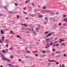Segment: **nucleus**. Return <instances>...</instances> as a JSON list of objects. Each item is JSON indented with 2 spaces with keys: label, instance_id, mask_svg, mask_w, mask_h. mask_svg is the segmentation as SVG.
I'll return each mask as SVG.
<instances>
[{
  "label": "nucleus",
  "instance_id": "1",
  "mask_svg": "<svg viewBox=\"0 0 67 67\" xmlns=\"http://www.w3.org/2000/svg\"><path fill=\"white\" fill-rule=\"evenodd\" d=\"M3 60H6L7 62H8V63H10L11 62L10 60V59H3Z\"/></svg>",
  "mask_w": 67,
  "mask_h": 67
},
{
  "label": "nucleus",
  "instance_id": "2",
  "mask_svg": "<svg viewBox=\"0 0 67 67\" xmlns=\"http://www.w3.org/2000/svg\"><path fill=\"white\" fill-rule=\"evenodd\" d=\"M1 57L3 59H7V58H5L4 55H1Z\"/></svg>",
  "mask_w": 67,
  "mask_h": 67
},
{
  "label": "nucleus",
  "instance_id": "3",
  "mask_svg": "<svg viewBox=\"0 0 67 67\" xmlns=\"http://www.w3.org/2000/svg\"><path fill=\"white\" fill-rule=\"evenodd\" d=\"M1 34H4V31L3 30H1Z\"/></svg>",
  "mask_w": 67,
  "mask_h": 67
},
{
  "label": "nucleus",
  "instance_id": "4",
  "mask_svg": "<svg viewBox=\"0 0 67 67\" xmlns=\"http://www.w3.org/2000/svg\"><path fill=\"white\" fill-rule=\"evenodd\" d=\"M2 41H4V37H2Z\"/></svg>",
  "mask_w": 67,
  "mask_h": 67
},
{
  "label": "nucleus",
  "instance_id": "5",
  "mask_svg": "<svg viewBox=\"0 0 67 67\" xmlns=\"http://www.w3.org/2000/svg\"><path fill=\"white\" fill-rule=\"evenodd\" d=\"M63 41H64V40H63L62 39H61L60 41H59V43H61L62 42H63Z\"/></svg>",
  "mask_w": 67,
  "mask_h": 67
},
{
  "label": "nucleus",
  "instance_id": "6",
  "mask_svg": "<svg viewBox=\"0 0 67 67\" xmlns=\"http://www.w3.org/2000/svg\"><path fill=\"white\" fill-rule=\"evenodd\" d=\"M66 21V22H67V18H65L64 20V21Z\"/></svg>",
  "mask_w": 67,
  "mask_h": 67
},
{
  "label": "nucleus",
  "instance_id": "7",
  "mask_svg": "<svg viewBox=\"0 0 67 67\" xmlns=\"http://www.w3.org/2000/svg\"><path fill=\"white\" fill-rule=\"evenodd\" d=\"M2 53H6V52L5 51V50H3L2 51Z\"/></svg>",
  "mask_w": 67,
  "mask_h": 67
},
{
  "label": "nucleus",
  "instance_id": "8",
  "mask_svg": "<svg viewBox=\"0 0 67 67\" xmlns=\"http://www.w3.org/2000/svg\"><path fill=\"white\" fill-rule=\"evenodd\" d=\"M46 42H49V41H50V40H49L48 39H46Z\"/></svg>",
  "mask_w": 67,
  "mask_h": 67
},
{
  "label": "nucleus",
  "instance_id": "9",
  "mask_svg": "<svg viewBox=\"0 0 67 67\" xmlns=\"http://www.w3.org/2000/svg\"><path fill=\"white\" fill-rule=\"evenodd\" d=\"M11 64H8V66H9V67H11Z\"/></svg>",
  "mask_w": 67,
  "mask_h": 67
},
{
  "label": "nucleus",
  "instance_id": "10",
  "mask_svg": "<svg viewBox=\"0 0 67 67\" xmlns=\"http://www.w3.org/2000/svg\"><path fill=\"white\" fill-rule=\"evenodd\" d=\"M60 52V51H59V52H58V51L56 52V53H58V54H59Z\"/></svg>",
  "mask_w": 67,
  "mask_h": 67
},
{
  "label": "nucleus",
  "instance_id": "11",
  "mask_svg": "<svg viewBox=\"0 0 67 67\" xmlns=\"http://www.w3.org/2000/svg\"><path fill=\"white\" fill-rule=\"evenodd\" d=\"M52 62H56V60H51Z\"/></svg>",
  "mask_w": 67,
  "mask_h": 67
},
{
  "label": "nucleus",
  "instance_id": "12",
  "mask_svg": "<svg viewBox=\"0 0 67 67\" xmlns=\"http://www.w3.org/2000/svg\"><path fill=\"white\" fill-rule=\"evenodd\" d=\"M24 25L25 26H26V27L27 26L26 25H25V24H22V25Z\"/></svg>",
  "mask_w": 67,
  "mask_h": 67
},
{
  "label": "nucleus",
  "instance_id": "13",
  "mask_svg": "<svg viewBox=\"0 0 67 67\" xmlns=\"http://www.w3.org/2000/svg\"><path fill=\"white\" fill-rule=\"evenodd\" d=\"M37 51H33L32 53H34V52L37 53Z\"/></svg>",
  "mask_w": 67,
  "mask_h": 67
},
{
  "label": "nucleus",
  "instance_id": "14",
  "mask_svg": "<svg viewBox=\"0 0 67 67\" xmlns=\"http://www.w3.org/2000/svg\"><path fill=\"white\" fill-rule=\"evenodd\" d=\"M9 13H10L11 14H13L14 13L12 12H9Z\"/></svg>",
  "mask_w": 67,
  "mask_h": 67
},
{
  "label": "nucleus",
  "instance_id": "15",
  "mask_svg": "<svg viewBox=\"0 0 67 67\" xmlns=\"http://www.w3.org/2000/svg\"><path fill=\"white\" fill-rule=\"evenodd\" d=\"M17 37L18 38V37H19V38H20V36H19V35H18L17 36Z\"/></svg>",
  "mask_w": 67,
  "mask_h": 67
},
{
  "label": "nucleus",
  "instance_id": "16",
  "mask_svg": "<svg viewBox=\"0 0 67 67\" xmlns=\"http://www.w3.org/2000/svg\"><path fill=\"white\" fill-rule=\"evenodd\" d=\"M58 45H59V44H57L55 45V46H58Z\"/></svg>",
  "mask_w": 67,
  "mask_h": 67
},
{
  "label": "nucleus",
  "instance_id": "17",
  "mask_svg": "<svg viewBox=\"0 0 67 67\" xmlns=\"http://www.w3.org/2000/svg\"><path fill=\"white\" fill-rule=\"evenodd\" d=\"M62 67H65V65H64V64H63L62 65Z\"/></svg>",
  "mask_w": 67,
  "mask_h": 67
},
{
  "label": "nucleus",
  "instance_id": "18",
  "mask_svg": "<svg viewBox=\"0 0 67 67\" xmlns=\"http://www.w3.org/2000/svg\"><path fill=\"white\" fill-rule=\"evenodd\" d=\"M48 35H49V36H50L52 35V34L51 33H49Z\"/></svg>",
  "mask_w": 67,
  "mask_h": 67
},
{
  "label": "nucleus",
  "instance_id": "19",
  "mask_svg": "<svg viewBox=\"0 0 67 67\" xmlns=\"http://www.w3.org/2000/svg\"><path fill=\"white\" fill-rule=\"evenodd\" d=\"M46 45H47V46H48V47H49V45L48 44V43H47Z\"/></svg>",
  "mask_w": 67,
  "mask_h": 67
},
{
  "label": "nucleus",
  "instance_id": "20",
  "mask_svg": "<svg viewBox=\"0 0 67 67\" xmlns=\"http://www.w3.org/2000/svg\"><path fill=\"white\" fill-rule=\"evenodd\" d=\"M54 13H52L50 14L51 15H54Z\"/></svg>",
  "mask_w": 67,
  "mask_h": 67
},
{
  "label": "nucleus",
  "instance_id": "21",
  "mask_svg": "<svg viewBox=\"0 0 67 67\" xmlns=\"http://www.w3.org/2000/svg\"><path fill=\"white\" fill-rule=\"evenodd\" d=\"M46 36L47 37H48L49 36L48 35H47Z\"/></svg>",
  "mask_w": 67,
  "mask_h": 67
},
{
  "label": "nucleus",
  "instance_id": "22",
  "mask_svg": "<svg viewBox=\"0 0 67 67\" xmlns=\"http://www.w3.org/2000/svg\"><path fill=\"white\" fill-rule=\"evenodd\" d=\"M40 29L39 28H37V29H36V30L37 31V30H39Z\"/></svg>",
  "mask_w": 67,
  "mask_h": 67
},
{
  "label": "nucleus",
  "instance_id": "23",
  "mask_svg": "<svg viewBox=\"0 0 67 67\" xmlns=\"http://www.w3.org/2000/svg\"><path fill=\"white\" fill-rule=\"evenodd\" d=\"M45 34H47V33H48V32H45Z\"/></svg>",
  "mask_w": 67,
  "mask_h": 67
},
{
  "label": "nucleus",
  "instance_id": "24",
  "mask_svg": "<svg viewBox=\"0 0 67 67\" xmlns=\"http://www.w3.org/2000/svg\"><path fill=\"white\" fill-rule=\"evenodd\" d=\"M2 16V14H0V16Z\"/></svg>",
  "mask_w": 67,
  "mask_h": 67
},
{
  "label": "nucleus",
  "instance_id": "25",
  "mask_svg": "<svg viewBox=\"0 0 67 67\" xmlns=\"http://www.w3.org/2000/svg\"><path fill=\"white\" fill-rule=\"evenodd\" d=\"M33 33H34V34H35V35H36V34L35 33V32L33 31Z\"/></svg>",
  "mask_w": 67,
  "mask_h": 67
},
{
  "label": "nucleus",
  "instance_id": "26",
  "mask_svg": "<svg viewBox=\"0 0 67 67\" xmlns=\"http://www.w3.org/2000/svg\"><path fill=\"white\" fill-rule=\"evenodd\" d=\"M39 17H40V18H42V17H43V16H40V15H39Z\"/></svg>",
  "mask_w": 67,
  "mask_h": 67
},
{
  "label": "nucleus",
  "instance_id": "27",
  "mask_svg": "<svg viewBox=\"0 0 67 67\" xmlns=\"http://www.w3.org/2000/svg\"><path fill=\"white\" fill-rule=\"evenodd\" d=\"M49 45H50V46H52V43H51Z\"/></svg>",
  "mask_w": 67,
  "mask_h": 67
},
{
  "label": "nucleus",
  "instance_id": "28",
  "mask_svg": "<svg viewBox=\"0 0 67 67\" xmlns=\"http://www.w3.org/2000/svg\"><path fill=\"white\" fill-rule=\"evenodd\" d=\"M23 13H24V14H26V13H25V12L24 11H23Z\"/></svg>",
  "mask_w": 67,
  "mask_h": 67
},
{
  "label": "nucleus",
  "instance_id": "29",
  "mask_svg": "<svg viewBox=\"0 0 67 67\" xmlns=\"http://www.w3.org/2000/svg\"><path fill=\"white\" fill-rule=\"evenodd\" d=\"M51 65V64H50L49 63H48V65Z\"/></svg>",
  "mask_w": 67,
  "mask_h": 67
},
{
  "label": "nucleus",
  "instance_id": "30",
  "mask_svg": "<svg viewBox=\"0 0 67 67\" xmlns=\"http://www.w3.org/2000/svg\"><path fill=\"white\" fill-rule=\"evenodd\" d=\"M35 55L36 56H38V55H37V54H35Z\"/></svg>",
  "mask_w": 67,
  "mask_h": 67
},
{
  "label": "nucleus",
  "instance_id": "31",
  "mask_svg": "<svg viewBox=\"0 0 67 67\" xmlns=\"http://www.w3.org/2000/svg\"><path fill=\"white\" fill-rule=\"evenodd\" d=\"M63 56L64 57H65V56H66V54H64V55Z\"/></svg>",
  "mask_w": 67,
  "mask_h": 67
},
{
  "label": "nucleus",
  "instance_id": "32",
  "mask_svg": "<svg viewBox=\"0 0 67 67\" xmlns=\"http://www.w3.org/2000/svg\"><path fill=\"white\" fill-rule=\"evenodd\" d=\"M60 25H61V23H59V26H60Z\"/></svg>",
  "mask_w": 67,
  "mask_h": 67
},
{
  "label": "nucleus",
  "instance_id": "33",
  "mask_svg": "<svg viewBox=\"0 0 67 67\" xmlns=\"http://www.w3.org/2000/svg\"><path fill=\"white\" fill-rule=\"evenodd\" d=\"M17 17L18 18H20V17H19V15H17Z\"/></svg>",
  "mask_w": 67,
  "mask_h": 67
},
{
  "label": "nucleus",
  "instance_id": "34",
  "mask_svg": "<svg viewBox=\"0 0 67 67\" xmlns=\"http://www.w3.org/2000/svg\"><path fill=\"white\" fill-rule=\"evenodd\" d=\"M0 43H2V41H1V40H0Z\"/></svg>",
  "mask_w": 67,
  "mask_h": 67
},
{
  "label": "nucleus",
  "instance_id": "35",
  "mask_svg": "<svg viewBox=\"0 0 67 67\" xmlns=\"http://www.w3.org/2000/svg\"><path fill=\"white\" fill-rule=\"evenodd\" d=\"M25 58H30V57H26Z\"/></svg>",
  "mask_w": 67,
  "mask_h": 67
},
{
  "label": "nucleus",
  "instance_id": "36",
  "mask_svg": "<svg viewBox=\"0 0 67 67\" xmlns=\"http://www.w3.org/2000/svg\"><path fill=\"white\" fill-rule=\"evenodd\" d=\"M57 65H58V62H57L56 63Z\"/></svg>",
  "mask_w": 67,
  "mask_h": 67
},
{
  "label": "nucleus",
  "instance_id": "37",
  "mask_svg": "<svg viewBox=\"0 0 67 67\" xmlns=\"http://www.w3.org/2000/svg\"><path fill=\"white\" fill-rule=\"evenodd\" d=\"M35 11H34V12H37V11H36V9H35Z\"/></svg>",
  "mask_w": 67,
  "mask_h": 67
},
{
  "label": "nucleus",
  "instance_id": "38",
  "mask_svg": "<svg viewBox=\"0 0 67 67\" xmlns=\"http://www.w3.org/2000/svg\"><path fill=\"white\" fill-rule=\"evenodd\" d=\"M27 32L28 33H30V31H27Z\"/></svg>",
  "mask_w": 67,
  "mask_h": 67
},
{
  "label": "nucleus",
  "instance_id": "39",
  "mask_svg": "<svg viewBox=\"0 0 67 67\" xmlns=\"http://www.w3.org/2000/svg\"><path fill=\"white\" fill-rule=\"evenodd\" d=\"M43 9H46V7H45L44 6L43 7Z\"/></svg>",
  "mask_w": 67,
  "mask_h": 67
},
{
  "label": "nucleus",
  "instance_id": "40",
  "mask_svg": "<svg viewBox=\"0 0 67 67\" xmlns=\"http://www.w3.org/2000/svg\"><path fill=\"white\" fill-rule=\"evenodd\" d=\"M27 53H30V52L28 50H27Z\"/></svg>",
  "mask_w": 67,
  "mask_h": 67
},
{
  "label": "nucleus",
  "instance_id": "41",
  "mask_svg": "<svg viewBox=\"0 0 67 67\" xmlns=\"http://www.w3.org/2000/svg\"><path fill=\"white\" fill-rule=\"evenodd\" d=\"M45 52V51H43V52L42 53H44Z\"/></svg>",
  "mask_w": 67,
  "mask_h": 67
},
{
  "label": "nucleus",
  "instance_id": "42",
  "mask_svg": "<svg viewBox=\"0 0 67 67\" xmlns=\"http://www.w3.org/2000/svg\"><path fill=\"white\" fill-rule=\"evenodd\" d=\"M52 46H56V45H52Z\"/></svg>",
  "mask_w": 67,
  "mask_h": 67
},
{
  "label": "nucleus",
  "instance_id": "43",
  "mask_svg": "<svg viewBox=\"0 0 67 67\" xmlns=\"http://www.w3.org/2000/svg\"><path fill=\"white\" fill-rule=\"evenodd\" d=\"M49 62H52V60L50 61V60H49Z\"/></svg>",
  "mask_w": 67,
  "mask_h": 67
},
{
  "label": "nucleus",
  "instance_id": "44",
  "mask_svg": "<svg viewBox=\"0 0 67 67\" xmlns=\"http://www.w3.org/2000/svg\"><path fill=\"white\" fill-rule=\"evenodd\" d=\"M55 14H58V12H57V13H55Z\"/></svg>",
  "mask_w": 67,
  "mask_h": 67
},
{
  "label": "nucleus",
  "instance_id": "45",
  "mask_svg": "<svg viewBox=\"0 0 67 67\" xmlns=\"http://www.w3.org/2000/svg\"><path fill=\"white\" fill-rule=\"evenodd\" d=\"M12 57H13V55H11V58H12Z\"/></svg>",
  "mask_w": 67,
  "mask_h": 67
},
{
  "label": "nucleus",
  "instance_id": "46",
  "mask_svg": "<svg viewBox=\"0 0 67 67\" xmlns=\"http://www.w3.org/2000/svg\"><path fill=\"white\" fill-rule=\"evenodd\" d=\"M9 45L8 44H7L6 46V47H7V46H8Z\"/></svg>",
  "mask_w": 67,
  "mask_h": 67
},
{
  "label": "nucleus",
  "instance_id": "47",
  "mask_svg": "<svg viewBox=\"0 0 67 67\" xmlns=\"http://www.w3.org/2000/svg\"><path fill=\"white\" fill-rule=\"evenodd\" d=\"M6 43H8V40H6Z\"/></svg>",
  "mask_w": 67,
  "mask_h": 67
},
{
  "label": "nucleus",
  "instance_id": "48",
  "mask_svg": "<svg viewBox=\"0 0 67 67\" xmlns=\"http://www.w3.org/2000/svg\"><path fill=\"white\" fill-rule=\"evenodd\" d=\"M13 33V32H10V34H12V33Z\"/></svg>",
  "mask_w": 67,
  "mask_h": 67
},
{
  "label": "nucleus",
  "instance_id": "49",
  "mask_svg": "<svg viewBox=\"0 0 67 67\" xmlns=\"http://www.w3.org/2000/svg\"><path fill=\"white\" fill-rule=\"evenodd\" d=\"M48 47H46V48H48Z\"/></svg>",
  "mask_w": 67,
  "mask_h": 67
},
{
  "label": "nucleus",
  "instance_id": "50",
  "mask_svg": "<svg viewBox=\"0 0 67 67\" xmlns=\"http://www.w3.org/2000/svg\"><path fill=\"white\" fill-rule=\"evenodd\" d=\"M62 45H64V46H65V44L64 43H63Z\"/></svg>",
  "mask_w": 67,
  "mask_h": 67
},
{
  "label": "nucleus",
  "instance_id": "51",
  "mask_svg": "<svg viewBox=\"0 0 67 67\" xmlns=\"http://www.w3.org/2000/svg\"><path fill=\"white\" fill-rule=\"evenodd\" d=\"M15 5H18V4L16 3L15 4Z\"/></svg>",
  "mask_w": 67,
  "mask_h": 67
},
{
  "label": "nucleus",
  "instance_id": "52",
  "mask_svg": "<svg viewBox=\"0 0 67 67\" xmlns=\"http://www.w3.org/2000/svg\"><path fill=\"white\" fill-rule=\"evenodd\" d=\"M4 8L5 9H7V7H4Z\"/></svg>",
  "mask_w": 67,
  "mask_h": 67
},
{
  "label": "nucleus",
  "instance_id": "53",
  "mask_svg": "<svg viewBox=\"0 0 67 67\" xmlns=\"http://www.w3.org/2000/svg\"><path fill=\"white\" fill-rule=\"evenodd\" d=\"M27 1H25V3H27Z\"/></svg>",
  "mask_w": 67,
  "mask_h": 67
},
{
  "label": "nucleus",
  "instance_id": "54",
  "mask_svg": "<svg viewBox=\"0 0 67 67\" xmlns=\"http://www.w3.org/2000/svg\"><path fill=\"white\" fill-rule=\"evenodd\" d=\"M31 17H34V16L33 15H31Z\"/></svg>",
  "mask_w": 67,
  "mask_h": 67
},
{
  "label": "nucleus",
  "instance_id": "55",
  "mask_svg": "<svg viewBox=\"0 0 67 67\" xmlns=\"http://www.w3.org/2000/svg\"><path fill=\"white\" fill-rule=\"evenodd\" d=\"M66 15H65L64 16V18H65V17H66Z\"/></svg>",
  "mask_w": 67,
  "mask_h": 67
},
{
  "label": "nucleus",
  "instance_id": "56",
  "mask_svg": "<svg viewBox=\"0 0 67 67\" xmlns=\"http://www.w3.org/2000/svg\"><path fill=\"white\" fill-rule=\"evenodd\" d=\"M12 49V48H10L9 49V50H11V49Z\"/></svg>",
  "mask_w": 67,
  "mask_h": 67
},
{
  "label": "nucleus",
  "instance_id": "57",
  "mask_svg": "<svg viewBox=\"0 0 67 67\" xmlns=\"http://www.w3.org/2000/svg\"><path fill=\"white\" fill-rule=\"evenodd\" d=\"M26 20L27 19H28V18L27 17H26Z\"/></svg>",
  "mask_w": 67,
  "mask_h": 67
},
{
  "label": "nucleus",
  "instance_id": "58",
  "mask_svg": "<svg viewBox=\"0 0 67 67\" xmlns=\"http://www.w3.org/2000/svg\"><path fill=\"white\" fill-rule=\"evenodd\" d=\"M19 61H21V60L20 59H19Z\"/></svg>",
  "mask_w": 67,
  "mask_h": 67
},
{
  "label": "nucleus",
  "instance_id": "59",
  "mask_svg": "<svg viewBox=\"0 0 67 67\" xmlns=\"http://www.w3.org/2000/svg\"><path fill=\"white\" fill-rule=\"evenodd\" d=\"M33 6H34V3H33L32 4Z\"/></svg>",
  "mask_w": 67,
  "mask_h": 67
},
{
  "label": "nucleus",
  "instance_id": "60",
  "mask_svg": "<svg viewBox=\"0 0 67 67\" xmlns=\"http://www.w3.org/2000/svg\"><path fill=\"white\" fill-rule=\"evenodd\" d=\"M53 51H54H54H55V49H53Z\"/></svg>",
  "mask_w": 67,
  "mask_h": 67
},
{
  "label": "nucleus",
  "instance_id": "61",
  "mask_svg": "<svg viewBox=\"0 0 67 67\" xmlns=\"http://www.w3.org/2000/svg\"><path fill=\"white\" fill-rule=\"evenodd\" d=\"M38 25V27H40V25Z\"/></svg>",
  "mask_w": 67,
  "mask_h": 67
},
{
  "label": "nucleus",
  "instance_id": "62",
  "mask_svg": "<svg viewBox=\"0 0 67 67\" xmlns=\"http://www.w3.org/2000/svg\"><path fill=\"white\" fill-rule=\"evenodd\" d=\"M29 30H30V31H31V29H29Z\"/></svg>",
  "mask_w": 67,
  "mask_h": 67
},
{
  "label": "nucleus",
  "instance_id": "63",
  "mask_svg": "<svg viewBox=\"0 0 67 67\" xmlns=\"http://www.w3.org/2000/svg\"><path fill=\"white\" fill-rule=\"evenodd\" d=\"M0 54H1L2 55V53L1 52L0 53Z\"/></svg>",
  "mask_w": 67,
  "mask_h": 67
},
{
  "label": "nucleus",
  "instance_id": "64",
  "mask_svg": "<svg viewBox=\"0 0 67 67\" xmlns=\"http://www.w3.org/2000/svg\"><path fill=\"white\" fill-rule=\"evenodd\" d=\"M46 19H47V18L46 17H45V20H46Z\"/></svg>",
  "mask_w": 67,
  "mask_h": 67
}]
</instances>
